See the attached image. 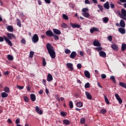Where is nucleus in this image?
<instances>
[{
    "instance_id": "412c9836",
    "label": "nucleus",
    "mask_w": 126,
    "mask_h": 126,
    "mask_svg": "<svg viewBox=\"0 0 126 126\" xmlns=\"http://www.w3.org/2000/svg\"><path fill=\"white\" fill-rule=\"evenodd\" d=\"M63 123L64 124V125L68 126V125H70V121H69L68 120L64 119L63 120Z\"/></svg>"
},
{
    "instance_id": "4be33fe9",
    "label": "nucleus",
    "mask_w": 126,
    "mask_h": 126,
    "mask_svg": "<svg viewBox=\"0 0 126 126\" xmlns=\"http://www.w3.org/2000/svg\"><path fill=\"white\" fill-rule=\"evenodd\" d=\"M7 30L9 32H13V27L11 26H8L7 27Z\"/></svg>"
},
{
    "instance_id": "bb28decb",
    "label": "nucleus",
    "mask_w": 126,
    "mask_h": 126,
    "mask_svg": "<svg viewBox=\"0 0 126 126\" xmlns=\"http://www.w3.org/2000/svg\"><path fill=\"white\" fill-rule=\"evenodd\" d=\"M107 113V110L105 109H102L99 111L100 114H102V115H105Z\"/></svg>"
},
{
    "instance_id": "052dcab7",
    "label": "nucleus",
    "mask_w": 126,
    "mask_h": 126,
    "mask_svg": "<svg viewBox=\"0 0 126 126\" xmlns=\"http://www.w3.org/2000/svg\"><path fill=\"white\" fill-rule=\"evenodd\" d=\"M43 93H44V90H43L42 89L40 90L38 92V94H43Z\"/></svg>"
},
{
    "instance_id": "72a5a7b5",
    "label": "nucleus",
    "mask_w": 126,
    "mask_h": 126,
    "mask_svg": "<svg viewBox=\"0 0 126 126\" xmlns=\"http://www.w3.org/2000/svg\"><path fill=\"white\" fill-rule=\"evenodd\" d=\"M7 59L9 60V61H13V56L11 55H7Z\"/></svg>"
},
{
    "instance_id": "39448f33",
    "label": "nucleus",
    "mask_w": 126,
    "mask_h": 126,
    "mask_svg": "<svg viewBox=\"0 0 126 126\" xmlns=\"http://www.w3.org/2000/svg\"><path fill=\"white\" fill-rule=\"evenodd\" d=\"M45 34L48 37H53L54 33L51 30H48L45 32Z\"/></svg>"
},
{
    "instance_id": "5701e85b",
    "label": "nucleus",
    "mask_w": 126,
    "mask_h": 126,
    "mask_svg": "<svg viewBox=\"0 0 126 126\" xmlns=\"http://www.w3.org/2000/svg\"><path fill=\"white\" fill-rule=\"evenodd\" d=\"M104 100L105 101V103H106L107 105H110V104L111 103H110V101L108 99V97H107V96H106L105 95H104Z\"/></svg>"
},
{
    "instance_id": "f03ea898",
    "label": "nucleus",
    "mask_w": 126,
    "mask_h": 126,
    "mask_svg": "<svg viewBox=\"0 0 126 126\" xmlns=\"http://www.w3.org/2000/svg\"><path fill=\"white\" fill-rule=\"evenodd\" d=\"M54 47L50 43L46 44V49L51 58V59H55L56 58V52L53 49Z\"/></svg>"
},
{
    "instance_id": "4468645a",
    "label": "nucleus",
    "mask_w": 126,
    "mask_h": 126,
    "mask_svg": "<svg viewBox=\"0 0 126 126\" xmlns=\"http://www.w3.org/2000/svg\"><path fill=\"white\" fill-rule=\"evenodd\" d=\"M47 80V81H48V82H50V81H52V80H53V76H52V74L50 73L48 74Z\"/></svg>"
},
{
    "instance_id": "c85d7f7f",
    "label": "nucleus",
    "mask_w": 126,
    "mask_h": 126,
    "mask_svg": "<svg viewBox=\"0 0 126 126\" xmlns=\"http://www.w3.org/2000/svg\"><path fill=\"white\" fill-rule=\"evenodd\" d=\"M4 91H5L6 93H9V92H10V90L8 87H5L4 88Z\"/></svg>"
},
{
    "instance_id": "ddd939ff",
    "label": "nucleus",
    "mask_w": 126,
    "mask_h": 126,
    "mask_svg": "<svg viewBox=\"0 0 126 126\" xmlns=\"http://www.w3.org/2000/svg\"><path fill=\"white\" fill-rule=\"evenodd\" d=\"M76 55H77L76 52L75 51H73L70 54L69 57L71 59H74L75 58V57H76Z\"/></svg>"
},
{
    "instance_id": "864d4df0",
    "label": "nucleus",
    "mask_w": 126,
    "mask_h": 126,
    "mask_svg": "<svg viewBox=\"0 0 126 126\" xmlns=\"http://www.w3.org/2000/svg\"><path fill=\"white\" fill-rule=\"evenodd\" d=\"M77 66L78 69H80L82 67V65H81V63H78Z\"/></svg>"
},
{
    "instance_id": "49530a36",
    "label": "nucleus",
    "mask_w": 126,
    "mask_h": 126,
    "mask_svg": "<svg viewBox=\"0 0 126 126\" xmlns=\"http://www.w3.org/2000/svg\"><path fill=\"white\" fill-rule=\"evenodd\" d=\"M33 56H34V52L33 51H31L30 52V58H31V59H32V58H33Z\"/></svg>"
},
{
    "instance_id": "473e14b6",
    "label": "nucleus",
    "mask_w": 126,
    "mask_h": 126,
    "mask_svg": "<svg viewBox=\"0 0 126 126\" xmlns=\"http://www.w3.org/2000/svg\"><path fill=\"white\" fill-rule=\"evenodd\" d=\"M60 114L62 117H66V115H67V113L64 111H61Z\"/></svg>"
},
{
    "instance_id": "6e6552de",
    "label": "nucleus",
    "mask_w": 126,
    "mask_h": 126,
    "mask_svg": "<svg viewBox=\"0 0 126 126\" xmlns=\"http://www.w3.org/2000/svg\"><path fill=\"white\" fill-rule=\"evenodd\" d=\"M53 32L54 34H56V35H61L62 34V32L59 30L57 29H53Z\"/></svg>"
},
{
    "instance_id": "e433bc0d",
    "label": "nucleus",
    "mask_w": 126,
    "mask_h": 126,
    "mask_svg": "<svg viewBox=\"0 0 126 126\" xmlns=\"http://www.w3.org/2000/svg\"><path fill=\"white\" fill-rule=\"evenodd\" d=\"M61 26L63 27V28H64L65 29L67 28V25L64 23H62L61 24Z\"/></svg>"
},
{
    "instance_id": "f3484780",
    "label": "nucleus",
    "mask_w": 126,
    "mask_h": 126,
    "mask_svg": "<svg viewBox=\"0 0 126 126\" xmlns=\"http://www.w3.org/2000/svg\"><path fill=\"white\" fill-rule=\"evenodd\" d=\"M120 25L122 28H125L126 27V23L125 22V21L121 20L120 21Z\"/></svg>"
},
{
    "instance_id": "1a4fd4ad",
    "label": "nucleus",
    "mask_w": 126,
    "mask_h": 126,
    "mask_svg": "<svg viewBox=\"0 0 126 126\" xmlns=\"http://www.w3.org/2000/svg\"><path fill=\"white\" fill-rule=\"evenodd\" d=\"M86 96H87V98L89 99V100L92 99V95H91V94L89 93V92L86 91L85 92Z\"/></svg>"
},
{
    "instance_id": "393cba45",
    "label": "nucleus",
    "mask_w": 126,
    "mask_h": 126,
    "mask_svg": "<svg viewBox=\"0 0 126 126\" xmlns=\"http://www.w3.org/2000/svg\"><path fill=\"white\" fill-rule=\"evenodd\" d=\"M1 96L2 98H6L8 96V94L6 93L5 92H3L1 94Z\"/></svg>"
},
{
    "instance_id": "3c124183",
    "label": "nucleus",
    "mask_w": 126,
    "mask_h": 126,
    "mask_svg": "<svg viewBox=\"0 0 126 126\" xmlns=\"http://www.w3.org/2000/svg\"><path fill=\"white\" fill-rule=\"evenodd\" d=\"M3 74H4V75H8V74H9V71H4L3 72Z\"/></svg>"
},
{
    "instance_id": "423d86ee",
    "label": "nucleus",
    "mask_w": 126,
    "mask_h": 126,
    "mask_svg": "<svg viewBox=\"0 0 126 126\" xmlns=\"http://www.w3.org/2000/svg\"><path fill=\"white\" fill-rule=\"evenodd\" d=\"M111 47L114 51H119V47L116 44H113L111 45Z\"/></svg>"
},
{
    "instance_id": "9d476101",
    "label": "nucleus",
    "mask_w": 126,
    "mask_h": 126,
    "mask_svg": "<svg viewBox=\"0 0 126 126\" xmlns=\"http://www.w3.org/2000/svg\"><path fill=\"white\" fill-rule=\"evenodd\" d=\"M35 111L37 114H39V115L43 114V110L40 109L38 106H36Z\"/></svg>"
},
{
    "instance_id": "338daca9",
    "label": "nucleus",
    "mask_w": 126,
    "mask_h": 126,
    "mask_svg": "<svg viewBox=\"0 0 126 126\" xmlns=\"http://www.w3.org/2000/svg\"><path fill=\"white\" fill-rule=\"evenodd\" d=\"M46 3H51V0H44Z\"/></svg>"
},
{
    "instance_id": "b1692460",
    "label": "nucleus",
    "mask_w": 126,
    "mask_h": 126,
    "mask_svg": "<svg viewBox=\"0 0 126 126\" xmlns=\"http://www.w3.org/2000/svg\"><path fill=\"white\" fill-rule=\"evenodd\" d=\"M83 15L86 18H89V17H90V14L88 12L83 13Z\"/></svg>"
},
{
    "instance_id": "7ed1b4c3",
    "label": "nucleus",
    "mask_w": 126,
    "mask_h": 126,
    "mask_svg": "<svg viewBox=\"0 0 126 126\" xmlns=\"http://www.w3.org/2000/svg\"><path fill=\"white\" fill-rule=\"evenodd\" d=\"M32 41L33 43H36L39 41V36L38 34H34L32 37Z\"/></svg>"
},
{
    "instance_id": "5fc2aeb1",
    "label": "nucleus",
    "mask_w": 126,
    "mask_h": 126,
    "mask_svg": "<svg viewBox=\"0 0 126 126\" xmlns=\"http://www.w3.org/2000/svg\"><path fill=\"white\" fill-rule=\"evenodd\" d=\"M19 123H20V118H18L15 121V124H16L17 125H18Z\"/></svg>"
},
{
    "instance_id": "69168bd1",
    "label": "nucleus",
    "mask_w": 126,
    "mask_h": 126,
    "mask_svg": "<svg viewBox=\"0 0 126 126\" xmlns=\"http://www.w3.org/2000/svg\"><path fill=\"white\" fill-rule=\"evenodd\" d=\"M121 17V18L122 19H124V20H126V16H124V15H121V16H120Z\"/></svg>"
},
{
    "instance_id": "7c9ffc66",
    "label": "nucleus",
    "mask_w": 126,
    "mask_h": 126,
    "mask_svg": "<svg viewBox=\"0 0 126 126\" xmlns=\"http://www.w3.org/2000/svg\"><path fill=\"white\" fill-rule=\"evenodd\" d=\"M119 85L122 87H123L124 88H126V83H125L124 82H119Z\"/></svg>"
},
{
    "instance_id": "20e7f679",
    "label": "nucleus",
    "mask_w": 126,
    "mask_h": 126,
    "mask_svg": "<svg viewBox=\"0 0 126 126\" xmlns=\"http://www.w3.org/2000/svg\"><path fill=\"white\" fill-rule=\"evenodd\" d=\"M66 67L68 68H69L70 70L71 71H72L73 70V64L71 63H66Z\"/></svg>"
},
{
    "instance_id": "13d9d810",
    "label": "nucleus",
    "mask_w": 126,
    "mask_h": 126,
    "mask_svg": "<svg viewBox=\"0 0 126 126\" xmlns=\"http://www.w3.org/2000/svg\"><path fill=\"white\" fill-rule=\"evenodd\" d=\"M17 87L18 88H19L20 89V90H21L23 89V88H24V87H23L22 86H18V85H17Z\"/></svg>"
},
{
    "instance_id": "f8f14e48",
    "label": "nucleus",
    "mask_w": 126,
    "mask_h": 126,
    "mask_svg": "<svg viewBox=\"0 0 126 126\" xmlns=\"http://www.w3.org/2000/svg\"><path fill=\"white\" fill-rule=\"evenodd\" d=\"M94 46L95 47H101V43L99 41L95 40L93 42Z\"/></svg>"
},
{
    "instance_id": "e2e57ef3",
    "label": "nucleus",
    "mask_w": 126,
    "mask_h": 126,
    "mask_svg": "<svg viewBox=\"0 0 126 126\" xmlns=\"http://www.w3.org/2000/svg\"><path fill=\"white\" fill-rule=\"evenodd\" d=\"M85 3L86 4H90V1H89V0H85Z\"/></svg>"
},
{
    "instance_id": "2f4dec72",
    "label": "nucleus",
    "mask_w": 126,
    "mask_h": 126,
    "mask_svg": "<svg viewBox=\"0 0 126 126\" xmlns=\"http://www.w3.org/2000/svg\"><path fill=\"white\" fill-rule=\"evenodd\" d=\"M126 49V44L123 43L122 45V48H121L122 52H124V51H125Z\"/></svg>"
},
{
    "instance_id": "58836bf2",
    "label": "nucleus",
    "mask_w": 126,
    "mask_h": 126,
    "mask_svg": "<svg viewBox=\"0 0 126 126\" xmlns=\"http://www.w3.org/2000/svg\"><path fill=\"white\" fill-rule=\"evenodd\" d=\"M114 12L116 13V14H118L119 15V16H121V11H120V10H114Z\"/></svg>"
},
{
    "instance_id": "6ab92c4d",
    "label": "nucleus",
    "mask_w": 126,
    "mask_h": 126,
    "mask_svg": "<svg viewBox=\"0 0 126 126\" xmlns=\"http://www.w3.org/2000/svg\"><path fill=\"white\" fill-rule=\"evenodd\" d=\"M84 74L86 77L87 78H90V72L88 70H85L84 71Z\"/></svg>"
},
{
    "instance_id": "bf43d9fd",
    "label": "nucleus",
    "mask_w": 126,
    "mask_h": 126,
    "mask_svg": "<svg viewBox=\"0 0 126 126\" xmlns=\"http://www.w3.org/2000/svg\"><path fill=\"white\" fill-rule=\"evenodd\" d=\"M93 29H94V32H99V29H98V28H97L94 27V28H93Z\"/></svg>"
},
{
    "instance_id": "2eb2a0df",
    "label": "nucleus",
    "mask_w": 126,
    "mask_h": 126,
    "mask_svg": "<svg viewBox=\"0 0 126 126\" xmlns=\"http://www.w3.org/2000/svg\"><path fill=\"white\" fill-rule=\"evenodd\" d=\"M31 100L32 102H35L36 101V95L35 94H31Z\"/></svg>"
},
{
    "instance_id": "a19ab883",
    "label": "nucleus",
    "mask_w": 126,
    "mask_h": 126,
    "mask_svg": "<svg viewBox=\"0 0 126 126\" xmlns=\"http://www.w3.org/2000/svg\"><path fill=\"white\" fill-rule=\"evenodd\" d=\"M82 11V12H84V13L88 12V11H89V9H88V8H83Z\"/></svg>"
},
{
    "instance_id": "6e6d98bb",
    "label": "nucleus",
    "mask_w": 126,
    "mask_h": 126,
    "mask_svg": "<svg viewBox=\"0 0 126 126\" xmlns=\"http://www.w3.org/2000/svg\"><path fill=\"white\" fill-rule=\"evenodd\" d=\"M70 53V50L68 49H67L65 50V54L67 55V54H69Z\"/></svg>"
},
{
    "instance_id": "8fccbe9b",
    "label": "nucleus",
    "mask_w": 126,
    "mask_h": 126,
    "mask_svg": "<svg viewBox=\"0 0 126 126\" xmlns=\"http://www.w3.org/2000/svg\"><path fill=\"white\" fill-rule=\"evenodd\" d=\"M110 7L111 8H115V4L113 3V2H110Z\"/></svg>"
},
{
    "instance_id": "a18cd8bd",
    "label": "nucleus",
    "mask_w": 126,
    "mask_h": 126,
    "mask_svg": "<svg viewBox=\"0 0 126 126\" xmlns=\"http://www.w3.org/2000/svg\"><path fill=\"white\" fill-rule=\"evenodd\" d=\"M110 79H111V80H112V81L114 83H116V78H115V77L114 76H111L110 77Z\"/></svg>"
},
{
    "instance_id": "c03bdc74",
    "label": "nucleus",
    "mask_w": 126,
    "mask_h": 126,
    "mask_svg": "<svg viewBox=\"0 0 126 126\" xmlns=\"http://www.w3.org/2000/svg\"><path fill=\"white\" fill-rule=\"evenodd\" d=\"M46 64H47V62H46V59H45V58H43L42 65L43 66H46Z\"/></svg>"
},
{
    "instance_id": "c9c22d12",
    "label": "nucleus",
    "mask_w": 126,
    "mask_h": 126,
    "mask_svg": "<svg viewBox=\"0 0 126 126\" xmlns=\"http://www.w3.org/2000/svg\"><path fill=\"white\" fill-rule=\"evenodd\" d=\"M97 7H98V8H99L100 11H102V12H103V10H104V9L103 8V6H102V5L101 4H98L97 5Z\"/></svg>"
},
{
    "instance_id": "a878e982",
    "label": "nucleus",
    "mask_w": 126,
    "mask_h": 126,
    "mask_svg": "<svg viewBox=\"0 0 126 126\" xmlns=\"http://www.w3.org/2000/svg\"><path fill=\"white\" fill-rule=\"evenodd\" d=\"M102 21L104 23H107L109 22V18L107 17H104L102 18Z\"/></svg>"
},
{
    "instance_id": "f257e3e1",
    "label": "nucleus",
    "mask_w": 126,
    "mask_h": 126,
    "mask_svg": "<svg viewBox=\"0 0 126 126\" xmlns=\"http://www.w3.org/2000/svg\"><path fill=\"white\" fill-rule=\"evenodd\" d=\"M3 37L4 38V39L5 40V42L8 44V45L10 47H12V43L10 40H12L13 39H16V37H15V35L13 33H7V37L5 36V35H3Z\"/></svg>"
},
{
    "instance_id": "09e8293b",
    "label": "nucleus",
    "mask_w": 126,
    "mask_h": 126,
    "mask_svg": "<svg viewBox=\"0 0 126 126\" xmlns=\"http://www.w3.org/2000/svg\"><path fill=\"white\" fill-rule=\"evenodd\" d=\"M89 87H90V83H89V82H88L86 84H85V88H89Z\"/></svg>"
},
{
    "instance_id": "de8ad7c7",
    "label": "nucleus",
    "mask_w": 126,
    "mask_h": 126,
    "mask_svg": "<svg viewBox=\"0 0 126 126\" xmlns=\"http://www.w3.org/2000/svg\"><path fill=\"white\" fill-rule=\"evenodd\" d=\"M107 39L109 40L110 42H112V40H113V37L112 36V35H109L107 37Z\"/></svg>"
},
{
    "instance_id": "aec40b11",
    "label": "nucleus",
    "mask_w": 126,
    "mask_h": 126,
    "mask_svg": "<svg viewBox=\"0 0 126 126\" xmlns=\"http://www.w3.org/2000/svg\"><path fill=\"white\" fill-rule=\"evenodd\" d=\"M103 7H105L106 9H109L110 5L109 4V1H106V2L103 4Z\"/></svg>"
},
{
    "instance_id": "680f3d73",
    "label": "nucleus",
    "mask_w": 126,
    "mask_h": 126,
    "mask_svg": "<svg viewBox=\"0 0 126 126\" xmlns=\"http://www.w3.org/2000/svg\"><path fill=\"white\" fill-rule=\"evenodd\" d=\"M7 122L8 123V124H12V121H11V119H8Z\"/></svg>"
},
{
    "instance_id": "0e129e2a",
    "label": "nucleus",
    "mask_w": 126,
    "mask_h": 126,
    "mask_svg": "<svg viewBox=\"0 0 126 126\" xmlns=\"http://www.w3.org/2000/svg\"><path fill=\"white\" fill-rule=\"evenodd\" d=\"M17 25H18L19 26V27H21V26H22L21 22H18L17 23Z\"/></svg>"
},
{
    "instance_id": "f704fd0d",
    "label": "nucleus",
    "mask_w": 126,
    "mask_h": 126,
    "mask_svg": "<svg viewBox=\"0 0 126 126\" xmlns=\"http://www.w3.org/2000/svg\"><path fill=\"white\" fill-rule=\"evenodd\" d=\"M24 100L25 102H27V103L29 102V98H28V97H27L26 95L24 96Z\"/></svg>"
},
{
    "instance_id": "4d7b16f0",
    "label": "nucleus",
    "mask_w": 126,
    "mask_h": 126,
    "mask_svg": "<svg viewBox=\"0 0 126 126\" xmlns=\"http://www.w3.org/2000/svg\"><path fill=\"white\" fill-rule=\"evenodd\" d=\"M106 77H107V76L106 75V74H101V78H102V79H105Z\"/></svg>"
},
{
    "instance_id": "4c0bfd02",
    "label": "nucleus",
    "mask_w": 126,
    "mask_h": 126,
    "mask_svg": "<svg viewBox=\"0 0 126 126\" xmlns=\"http://www.w3.org/2000/svg\"><path fill=\"white\" fill-rule=\"evenodd\" d=\"M85 121H86L85 118H81V119H80V123H81V124H85Z\"/></svg>"
},
{
    "instance_id": "ea45409f",
    "label": "nucleus",
    "mask_w": 126,
    "mask_h": 126,
    "mask_svg": "<svg viewBox=\"0 0 126 126\" xmlns=\"http://www.w3.org/2000/svg\"><path fill=\"white\" fill-rule=\"evenodd\" d=\"M63 17L65 20H68V16L67 15H65V14H63Z\"/></svg>"
},
{
    "instance_id": "dca6fc26",
    "label": "nucleus",
    "mask_w": 126,
    "mask_h": 126,
    "mask_svg": "<svg viewBox=\"0 0 126 126\" xmlns=\"http://www.w3.org/2000/svg\"><path fill=\"white\" fill-rule=\"evenodd\" d=\"M118 31L121 34H126V29L123 28H119L118 29Z\"/></svg>"
},
{
    "instance_id": "603ef678",
    "label": "nucleus",
    "mask_w": 126,
    "mask_h": 126,
    "mask_svg": "<svg viewBox=\"0 0 126 126\" xmlns=\"http://www.w3.org/2000/svg\"><path fill=\"white\" fill-rule=\"evenodd\" d=\"M69 6H70L71 8H73V9L74 8V4H73V3H69Z\"/></svg>"
},
{
    "instance_id": "a211bd4d",
    "label": "nucleus",
    "mask_w": 126,
    "mask_h": 126,
    "mask_svg": "<svg viewBox=\"0 0 126 126\" xmlns=\"http://www.w3.org/2000/svg\"><path fill=\"white\" fill-rule=\"evenodd\" d=\"M99 56L102 57V58H106L107 57V54H106V52L104 51L99 52Z\"/></svg>"
},
{
    "instance_id": "37998d69",
    "label": "nucleus",
    "mask_w": 126,
    "mask_h": 126,
    "mask_svg": "<svg viewBox=\"0 0 126 126\" xmlns=\"http://www.w3.org/2000/svg\"><path fill=\"white\" fill-rule=\"evenodd\" d=\"M21 43L23 44V45H26V40L24 38H22L21 40Z\"/></svg>"
},
{
    "instance_id": "cd10ccee",
    "label": "nucleus",
    "mask_w": 126,
    "mask_h": 126,
    "mask_svg": "<svg viewBox=\"0 0 126 126\" xmlns=\"http://www.w3.org/2000/svg\"><path fill=\"white\" fill-rule=\"evenodd\" d=\"M76 106L79 108H81V107L83 106V103L81 102H78L76 103Z\"/></svg>"
},
{
    "instance_id": "0eeeda50",
    "label": "nucleus",
    "mask_w": 126,
    "mask_h": 126,
    "mask_svg": "<svg viewBox=\"0 0 126 126\" xmlns=\"http://www.w3.org/2000/svg\"><path fill=\"white\" fill-rule=\"evenodd\" d=\"M115 96L117 99V100H118L120 104H122L123 103V100H122V98L120 97V95H119V94H115Z\"/></svg>"
},
{
    "instance_id": "9b49d317",
    "label": "nucleus",
    "mask_w": 126,
    "mask_h": 126,
    "mask_svg": "<svg viewBox=\"0 0 126 126\" xmlns=\"http://www.w3.org/2000/svg\"><path fill=\"white\" fill-rule=\"evenodd\" d=\"M70 25L72 26V28H80V27H81V26H80V25L77 24L70 23Z\"/></svg>"
},
{
    "instance_id": "79ce46f5",
    "label": "nucleus",
    "mask_w": 126,
    "mask_h": 126,
    "mask_svg": "<svg viewBox=\"0 0 126 126\" xmlns=\"http://www.w3.org/2000/svg\"><path fill=\"white\" fill-rule=\"evenodd\" d=\"M69 106L70 109H72V108H73V103H72V101H69Z\"/></svg>"
},
{
    "instance_id": "c756f323",
    "label": "nucleus",
    "mask_w": 126,
    "mask_h": 126,
    "mask_svg": "<svg viewBox=\"0 0 126 126\" xmlns=\"http://www.w3.org/2000/svg\"><path fill=\"white\" fill-rule=\"evenodd\" d=\"M52 37H53V38H54V40L55 41H58V40L60 39V38L59 37V36H58L54 33H53V35H52Z\"/></svg>"
},
{
    "instance_id": "774afa93",
    "label": "nucleus",
    "mask_w": 126,
    "mask_h": 126,
    "mask_svg": "<svg viewBox=\"0 0 126 126\" xmlns=\"http://www.w3.org/2000/svg\"><path fill=\"white\" fill-rule=\"evenodd\" d=\"M4 38L0 36V42H3Z\"/></svg>"
}]
</instances>
